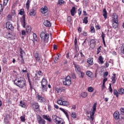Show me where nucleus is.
<instances>
[{"label": "nucleus", "instance_id": "5701e85b", "mask_svg": "<svg viewBox=\"0 0 124 124\" xmlns=\"http://www.w3.org/2000/svg\"><path fill=\"white\" fill-rule=\"evenodd\" d=\"M87 62L90 64L91 65H93V58H90L87 59Z\"/></svg>", "mask_w": 124, "mask_h": 124}, {"label": "nucleus", "instance_id": "864d4df0", "mask_svg": "<svg viewBox=\"0 0 124 124\" xmlns=\"http://www.w3.org/2000/svg\"><path fill=\"white\" fill-rule=\"evenodd\" d=\"M106 36V35H105V34L104 33H103V32H102V34L101 35V37H102V40H105V39L104 38H105V37Z\"/></svg>", "mask_w": 124, "mask_h": 124}, {"label": "nucleus", "instance_id": "393cba45", "mask_svg": "<svg viewBox=\"0 0 124 124\" xmlns=\"http://www.w3.org/2000/svg\"><path fill=\"white\" fill-rule=\"evenodd\" d=\"M86 75L88 76V77H90V78H93V72L90 71H88L86 72Z\"/></svg>", "mask_w": 124, "mask_h": 124}, {"label": "nucleus", "instance_id": "e2e57ef3", "mask_svg": "<svg viewBox=\"0 0 124 124\" xmlns=\"http://www.w3.org/2000/svg\"><path fill=\"white\" fill-rule=\"evenodd\" d=\"M109 74V73L108 72H106L104 73V78H106V77H107L108 76V75Z\"/></svg>", "mask_w": 124, "mask_h": 124}, {"label": "nucleus", "instance_id": "3c124183", "mask_svg": "<svg viewBox=\"0 0 124 124\" xmlns=\"http://www.w3.org/2000/svg\"><path fill=\"white\" fill-rule=\"evenodd\" d=\"M33 37L34 40H35V41H37L38 38H37V35H36V34L33 33Z\"/></svg>", "mask_w": 124, "mask_h": 124}, {"label": "nucleus", "instance_id": "a18cd8bd", "mask_svg": "<svg viewBox=\"0 0 124 124\" xmlns=\"http://www.w3.org/2000/svg\"><path fill=\"white\" fill-rule=\"evenodd\" d=\"M108 90H109V93H113V89H112V85L111 84H109Z\"/></svg>", "mask_w": 124, "mask_h": 124}, {"label": "nucleus", "instance_id": "2f4dec72", "mask_svg": "<svg viewBox=\"0 0 124 124\" xmlns=\"http://www.w3.org/2000/svg\"><path fill=\"white\" fill-rule=\"evenodd\" d=\"M70 103L69 102L67 101H63L62 106H69Z\"/></svg>", "mask_w": 124, "mask_h": 124}, {"label": "nucleus", "instance_id": "aec40b11", "mask_svg": "<svg viewBox=\"0 0 124 124\" xmlns=\"http://www.w3.org/2000/svg\"><path fill=\"white\" fill-rule=\"evenodd\" d=\"M47 85H48L47 79L45 78H43L41 81V86H47Z\"/></svg>", "mask_w": 124, "mask_h": 124}, {"label": "nucleus", "instance_id": "09e8293b", "mask_svg": "<svg viewBox=\"0 0 124 124\" xmlns=\"http://www.w3.org/2000/svg\"><path fill=\"white\" fill-rule=\"evenodd\" d=\"M61 120H62V118L58 117V118L55 120L54 123H56L57 124H59V123H60Z\"/></svg>", "mask_w": 124, "mask_h": 124}, {"label": "nucleus", "instance_id": "4be33fe9", "mask_svg": "<svg viewBox=\"0 0 124 124\" xmlns=\"http://www.w3.org/2000/svg\"><path fill=\"white\" fill-rule=\"evenodd\" d=\"M21 25L22 27L24 28H26V25H27V23H26V19L25 16H23V19H21Z\"/></svg>", "mask_w": 124, "mask_h": 124}, {"label": "nucleus", "instance_id": "e433bc0d", "mask_svg": "<svg viewBox=\"0 0 124 124\" xmlns=\"http://www.w3.org/2000/svg\"><path fill=\"white\" fill-rule=\"evenodd\" d=\"M42 89L44 93H45V92H47V85H42Z\"/></svg>", "mask_w": 124, "mask_h": 124}, {"label": "nucleus", "instance_id": "ea45409f", "mask_svg": "<svg viewBox=\"0 0 124 124\" xmlns=\"http://www.w3.org/2000/svg\"><path fill=\"white\" fill-rule=\"evenodd\" d=\"M71 117L73 118V119H76L77 118V114L75 112H72L71 113Z\"/></svg>", "mask_w": 124, "mask_h": 124}, {"label": "nucleus", "instance_id": "37998d69", "mask_svg": "<svg viewBox=\"0 0 124 124\" xmlns=\"http://www.w3.org/2000/svg\"><path fill=\"white\" fill-rule=\"evenodd\" d=\"M88 17H85L83 18V23H84V24H88Z\"/></svg>", "mask_w": 124, "mask_h": 124}, {"label": "nucleus", "instance_id": "58836bf2", "mask_svg": "<svg viewBox=\"0 0 124 124\" xmlns=\"http://www.w3.org/2000/svg\"><path fill=\"white\" fill-rule=\"evenodd\" d=\"M81 95L83 97V98H86V97H87V96L88 95V93H87V92H82L81 93Z\"/></svg>", "mask_w": 124, "mask_h": 124}, {"label": "nucleus", "instance_id": "f704fd0d", "mask_svg": "<svg viewBox=\"0 0 124 124\" xmlns=\"http://www.w3.org/2000/svg\"><path fill=\"white\" fill-rule=\"evenodd\" d=\"M32 106H34L35 109H39V105L38 104V103H37V102L34 103L32 104Z\"/></svg>", "mask_w": 124, "mask_h": 124}, {"label": "nucleus", "instance_id": "39448f33", "mask_svg": "<svg viewBox=\"0 0 124 124\" xmlns=\"http://www.w3.org/2000/svg\"><path fill=\"white\" fill-rule=\"evenodd\" d=\"M40 36L42 39L44 40V42L46 43L48 42V39H49V33H45L44 32H42Z\"/></svg>", "mask_w": 124, "mask_h": 124}, {"label": "nucleus", "instance_id": "0eeeda50", "mask_svg": "<svg viewBox=\"0 0 124 124\" xmlns=\"http://www.w3.org/2000/svg\"><path fill=\"white\" fill-rule=\"evenodd\" d=\"M79 54L80 55L81 58L78 59V62H80V63H84L85 62V55L83 54L82 50L79 51Z\"/></svg>", "mask_w": 124, "mask_h": 124}, {"label": "nucleus", "instance_id": "f03ea898", "mask_svg": "<svg viewBox=\"0 0 124 124\" xmlns=\"http://www.w3.org/2000/svg\"><path fill=\"white\" fill-rule=\"evenodd\" d=\"M119 17L117 14H113L112 15V27L114 29H117L119 27Z\"/></svg>", "mask_w": 124, "mask_h": 124}, {"label": "nucleus", "instance_id": "4d7b16f0", "mask_svg": "<svg viewBox=\"0 0 124 124\" xmlns=\"http://www.w3.org/2000/svg\"><path fill=\"white\" fill-rule=\"evenodd\" d=\"M91 32L93 33V32H95V30H94V27L93 26L91 27Z\"/></svg>", "mask_w": 124, "mask_h": 124}, {"label": "nucleus", "instance_id": "6e6d98bb", "mask_svg": "<svg viewBox=\"0 0 124 124\" xmlns=\"http://www.w3.org/2000/svg\"><path fill=\"white\" fill-rule=\"evenodd\" d=\"M64 3V1L63 0H58V4L62 5V4H63Z\"/></svg>", "mask_w": 124, "mask_h": 124}, {"label": "nucleus", "instance_id": "1a4fd4ad", "mask_svg": "<svg viewBox=\"0 0 124 124\" xmlns=\"http://www.w3.org/2000/svg\"><path fill=\"white\" fill-rule=\"evenodd\" d=\"M34 57L36 62H40V61H41V59L42 58V56L41 55L36 52L34 54Z\"/></svg>", "mask_w": 124, "mask_h": 124}, {"label": "nucleus", "instance_id": "a878e982", "mask_svg": "<svg viewBox=\"0 0 124 124\" xmlns=\"http://www.w3.org/2000/svg\"><path fill=\"white\" fill-rule=\"evenodd\" d=\"M60 110L62 111V112H63L64 114H65L66 117L68 119L69 116H68V113H67V111L66 110H65V109H64V108H60Z\"/></svg>", "mask_w": 124, "mask_h": 124}, {"label": "nucleus", "instance_id": "052dcab7", "mask_svg": "<svg viewBox=\"0 0 124 124\" xmlns=\"http://www.w3.org/2000/svg\"><path fill=\"white\" fill-rule=\"evenodd\" d=\"M11 92H12V93H17L18 92V90H17V89H12Z\"/></svg>", "mask_w": 124, "mask_h": 124}, {"label": "nucleus", "instance_id": "20e7f679", "mask_svg": "<svg viewBox=\"0 0 124 124\" xmlns=\"http://www.w3.org/2000/svg\"><path fill=\"white\" fill-rule=\"evenodd\" d=\"M97 103H95L93 107H92V112H90V118L92 121H93V119L94 118V114H95V111H96V105Z\"/></svg>", "mask_w": 124, "mask_h": 124}, {"label": "nucleus", "instance_id": "dca6fc26", "mask_svg": "<svg viewBox=\"0 0 124 124\" xmlns=\"http://www.w3.org/2000/svg\"><path fill=\"white\" fill-rule=\"evenodd\" d=\"M47 11L48 8L46 6H45L44 7L41 8V12H42V14H45L46 13H47Z\"/></svg>", "mask_w": 124, "mask_h": 124}, {"label": "nucleus", "instance_id": "72a5a7b5", "mask_svg": "<svg viewBox=\"0 0 124 124\" xmlns=\"http://www.w3.org/2000/svg\"><path fill=\"white\" fill-rule=\"evenodd\" d=\"M20 58L21 59H23V55H24V54H25V51H24V50H23V49L22 48V47L20 48Z\"/></svg>", "mask_w": 124, "mask_h": 124}, {"label": "nucleus", "instance_id": "6ab92c4d", "mask_svg": "<svg viewBox=\"0 0 124 124\" xmlns=\"http://www.w3.org/2000/svg\"><path fill=\"white\" fill-rule=\"evenodd\" d=\"M103 16L105 20H106V19H107V17H108V13L105 8L103 10Z\"/></svg>", "mask_w": 124, "mask_h": 124}, {"label": "nucleus", "instance_id": "f3484780", "mask_svg": "<svg viewBox=\"0 0 124 124\" xmlns=\"http://www.w3.org/2000/svg\"><path fill=\"white\" fill-rule=\"evenodd\" d=\"M70 13L71 16H75V14H76V8L75 7H73L72 8V9L70 10Z\"/></svg>", "mask_w": 124, "mask_h": 124}, {"label": "nucleus", "instance_id": "6e6552de", "mask_svg": "<svg viewBox=\"0 0 124 124\" xmlns=\"http://www.w3.org/2000/svg\"><path fill=\"white\" fill-rule=\"evenodd\" d=\"M37 121L39 124H46V121L42 118L40 115H37Z\"/></svg>", "mask_w": 124, "mask_h": 124}, {"label": "nucleus", "instance_id": "0e129e2a", "mask_svg": "<svg viewBox=\"0 0 124 124\" xmlns=\"http://www.w3.org/2000/svg\"><path fill=\"white\" fill-rule=\"evenodd\" d=\"M26 31L25 30H22L21 31V34L22 35H23V36H26Z\"/></svg>", "mask_w": 124, "mask_h": 124}, {"label": "nucleus", "instance_id": "412c9836", "mask_svg": "<svg viewBox=\"0 0 124 124\" xmlns=\"http://www.w3.org/2000/svg\"><path fill=\"white\" fill-rule=\"evenodd\" d=\"M44 25L45 27L49 28V27H51V22L47 20H46L44 21Z\"/></svg>", "mask_w": 124, "mask_h": 124}, {"label": "nucleus", "instance_id": "4468645a", "mask_svg": "<svg viewBox=\"0 0 124 124\" xmlns=\"http://www.w3.org/2000/svg\"><path fill=\"white\" fill-rule=\"evenodd\" d=\"M27 78H28V81L29 83L30 90H31V91H32V89H33V86H32V84H31V78H30V75H29V74L27 75Z\"/></svg>", "mask_w": 124, "mask_h": 124}, {"label": "nucleus", "instance_id": "9d476101", "mask_svg": "<svg viewBox=\"0 0 124 124\" xmlns=\"http://www.w3.org/2000/svg\"><path fill=\"white\" fill-rule=\"evenodd\" d=\"M6 28L7 30H10L11 31H13V29H14V27L9 21L6 23Z\"/></svg>", "mask_w": 124, "mask_h": 124}, {"label": "nucleus", "instance_id": "2eb2a0df", "mask_svg": "<svg viewBox=\"0 0 124 124\" xmlns=\"http://www.w3.org/2000/svg\"><path fill=\"white\" fill-rule=\"evenodd\" d=\"M113 118L116 121H118V120H119V119H120V113H119V111H115L113 113Z\"/></svg>", "mask_w": 124, "mask_h": 124}, {"label": "nucleus", "instance_id": "c756f323", "mask_svg": "<svg viewBox=\"0 0 124 124\" xmlns=\"http://www.w3.org/2000/svg\"><path fill=\"white\" fill-rule=\"evenodd\" d=\"M111 79L112 84H115L116 83V74H113V76L111 77Z\"/></svg>", "mask_w": 124, "mask_h": 124}, {"label": "nucleus", "instance_id": "69168bd1", "mask_svg": "<svg viewBox=\"0 0 124 124\" xmlns=\"http://www.w3.org/2000/svg\"><path fill=\"white\" fill-rule=\"evenodd\" d=\"M64 121L62 120V119H61L60 121L59 122L58 124H64Z\"/></svg>", "mask_w": 124, "mask_h": 124}, {"label": "nucleus", "instance_id": "a211bd4d", "mask_svg": "<svg viewBox=\"0 0 124 124\" xmlns=\"http://www.w3.org/2000/svg\"><path fill=\"white\" fill-rule=\"evenodd\" d=\"M43 119H44V120H46V121H47V122H49V123H51V118H50V116L49 115L45 114L43 115Z\"/></svg>", "mask_w": 124, "mask_h": 124}, {"label": "nucleus", "instance_id": "f257e3e1", "mask_svg": "<svg viewBox=\"0 0 124 124\" xmlns=\"http://www.w3.org/2000/svg\"><path fill=\"white\" fill-rule=\"evenodd\" d=\"M14 84L21 89H24L27 87V81L23 77L17 78L14 81Z\"/></svg>", "mask_w": 124, "mask_h": 124}, {"label": "nucleus", "instance_id": "b1692460", "mask_svg": "<svg viewBox=\"0 0 124 124\" xmlns=\"http://www.w3.org/2000/svg\"><path fill=\"white\" fill-rule=\"evenodd\" d=\"M104 58L102 57V56H100L98 58V62L99 63L101 64H103V63H104Z\"/></svg>", "mask_w": 124, "mask_h": 124}, {"label": "nucleus", "instance_id": "7c9ffc66", "mask_svg": "<svg viewBox=\"0 0 124 124\" xmlns=\"http://www.w3.org/2000/svg\"><path fill=\"white\" fill-rule=\"evenodd\" d=\"M31 0H27V1L26 4V6L27 10H29V9H30V4H31Z\"/></svg>", "mask_w": 124, "mask_h": 124}, {"label": "nucleus", "instance_id": "79ce46f5", "mask_svg": "<svg viewBox=\"0 0 124 124\" xmlns=\"http://www.w3.org/2000/svg\"><path fill=\"white\" fill-rule=\"evenodd\" d=\"M59 59H60V56L59 55H57L56 57H55L54 59V62H55V63H57Z\"/></svg>", "mask_w": 124, "mask_h": 124}, {"label": "nucleus", "instance_id": "cd10ccee", "mask_svg": "<svg viewBox=\"0 0 124 124\" xmlns=\"http://www.w3.org/2000/svg\"><path fill=\"white\" fill-rule=\"evenodd\" d=\"M5 37L7 38V39H12V34L9 32L6 33Z\"/></svg>", "mask_w": 124, "mask_h": 124}, {"label": "nucleus", "instance_id": "bf43d9fd", "mask_svg": "<svg viewBox=\"0 0 124 124\" xmlns=\"http://www.w3.org/2000/svg\"><path fill=\"white\" fill-rule=\"evenodd\" d=\"M38 75L39 76H43V73H42V71L39 70L37 72Z\"/></svg>", "mask_w": 124, "mask_h": 124}, {"label": "nucleus", "instance_id": "c85d7f7f", "mask_svg": "<svg viewBox=\"0 0 124 124\" xmlns=\"http://www.w3.org/2000/svg\"><path fill=\"white\" fill-rule=\"evenodd\" d=\"M118 93L120 95L124 94V89L123 88H120L118 90Z\"/></svg>", "mask_w": 124, "mask_h": 124}, {"label": "nucleus", "instance_id": "13d9d810", "mask_svg": "<svg viewBox=\"0 0 124 124\" xmlns=\"http://www.w3.org/2000/svg\"><path fill=\"white\" fill-rule=\"evenodd\" d=\"M121 53L124 54V44L122 45L121 48Z\"/></svg>", "mask_w": 124, "mask_h": 124}, {"label": "nucleus", "instance_id": "774afa93", "mask_svg": "<svg viewBox=\"0 0 124 124\" xmlns=\"http://www.w3.org/2000/svg\"><path fill=\"white\" fill-rule=\"evenodd\" d=\"M9 0H3V5H6Z\"/></svg>", "mask_w": 124, "mask_h": 124}, {"label": "nucleus", "instance_id": "473e14b6", "mask_svg": "<svg viewBox=\"0 0 124 124\" xmlns=\"http://www.w3.org/2000/svg\"><path fill=\"white\" fill-rule=\"evenodd\" d=\"M20 119L21 122L22 123H25V122H26V115L24 114L23 115L20 116Z\"/></svg>", "mask_w": 124, "mask_h": 124}, {"label": "nucleus", "instance_id": "c03bdc74", "mask_svg": "<svg viewBox=\"0 0 124 124\" xmlns=\"http://www.w3.org/2000/svg\"><path fill=\"white\" fill-rule=\"evenodd\" d=\"M74 45H75V48L76 50V51H77V38H75V41H74Z\"/></svg>", "mask_w": 124, "mask_h": 124}, {"label": "nucleus", "instance_id": "5fc2aeb1", "mask_svg": "<svg viewBox=\"0 0 124 124\" xmlns=\"http://www.w3.org/2000/svg\"><path fill=\"white\" fill-rule=\"evenodd\" d=\"M63 101L62 100H57V103L58 104H59V105H62V102Z\"/></svg>", "mask_w": 124, "mask_h": 124}, {"label": "nucleus", "instance_id": "7ed1b4c3", "mask_svg": "<svg viewBox=\"0 0 124 124\" xmlns=\"http://www.w3.org/2000/svg\"><path fill=\"white\" fill-rule=\"evenodd\" d=\"M36 98L37 101L40 103H46L47 102V99L39 94H36Z\"/></svg>", "mask_w": 124, "mask_h": 124}, {"label": "nucleus", "instance_id": "49530a36", "mask_svg": "<svg viewBox=\"0 0 124 124\" xmlns=\"http://www.w3.org/2000/svg\"><path fill=\"white\" fill-rule=\"evenodd\" d=\"M94 89L92 87H89L88 88V91L89 92V93H93L94 91Z\"/></svg>", "mask_w": 124, "mask_h": 124}, {"label": "nucleus", "instance_id": "9b49d317", "mask_svg": "<svg viewBox=\"0 0 124 124\" xmlns=\"http://www.w3.org/2000/svg\"><path fill=\"white\" fill-rule=\"evenodd\" d=\"M36 11V6H33L30 12L29 15H30V16H35V14H36V13H35Z\"/></svg>", "mask_w": 124, "mask_h": 124}, {"label": "nucleus", "instance_id": "8fccbe9b", "mask_svg": "<svg viewBox=\"0 0 124 124\" xmlns=\"http://www.w3.org/2000/svg\"><path fill=\"white\" fill-rule=\"evenodd\" d=\"M71 75L73 79H76V75H75V73L71 72Z\"/></svg>", "mask_w": 124, "mask_h": 124}, {"label": "nucleus", "instance_id": "603ef678", "mask_svg": "<svg viewBox=\"0 0 124 124\" xmlns=\"http://www.w3.org/2000/svg\"><path fill=\"white\" fill-rule=\"evenodd\" d=\"M58 117H59L57 116V115H52V120L54 121V122H55Z\"/></svg>", "mask_w": 124, "mask_h": 124}, {"label": "nucleus", "instance_id": "423d86ee", "mask_svg": "<svg viewBox=\"0 0 124 124\" xmlns=\"http://www.w3.org/2000/svg\"><path fill=\"white\" fill-rule=\"evenodd\" d=\"M63 84L65 86H70L71 85V78L70 76H67L63 81Z\"/></svg>", "mask_w": 124, "mask_h": 124}, {"label": "nucleus", "instance_id": "bb28decb", "mask_svg": "<svg viewBox=\"0 0 124 124\" xmlns=\"http://www.w3.org/2000/svg\"><path fill=\"white\" fill-rule=\"evenodd\" d=\"M26 32L27 34H29L31 33V27L30 26H28L26 29Z\"/></svg>", "mask_w": 124, "mask_h": 124}, {"label": "nucleus", "instance_id": "de8ad7c7", "mask_svg": "<svg viewBox=\"0 0 124 124\" xmlns=\"http://www.w3.org/2000/svg\"><path fill=\"white\" fill-rule=\"evenodd\" d=\"M7 19L8 21H11L12 20V16H11L10 14H9L7 17Z\"/></svg>", "mask_w": 124, "mask_h": 124}, {"label": "nucleus", "instance_id": "f8f14e48", "mask_svg": "<svg viewBox=\"0 0 124 124\" xmlns=\"http://www.w3.org/2000/svg\"><path fill=\"white\" fill-rule=\"evenodd\" d=\"M90 46L93 49L95 47V40L94 39H91L90 41Z\"/></svg>", "mask_w": 124, "mask_h": 124}, {"label": "nucleus", "instance_id": "4c0bfd02", "mask_svg": "<svg viewBox=\"0 0 124 124\" xmlns=\"http://www.w3.org/2000/svg\"><path fill=\"white\" fill-rule=\"evenodd\" d=\"M113 94L114 95H115L116 96V97H119V93L118 92V91H117V90L114 89L113 90Z\"/></svg>", "mask_w": 124, "mask_h": 124}, {"label": "nucleus", "instance_id": "c9c22d12", "mask_svg": "<svg viewBox=\"0 0 124 124\" xmlns=\"http://www.w3.org/2000/svg\"><path fill=\"white\" fill-rule=\"evenodd\" d=\"M75 70L77 71V72H80L81 71V69L80 68V67H79V65L75 64Z\"/></svg>", "mask_w": 124, "mask_h": 124}, {"label": "nucleus", "instance_id": "ddd939ff", "mask_svg": "<svg viewBox=\"0 0 124 124\" xmlns=\"http://www.w3.org/2000/svg\"><path fill=\"white\" fill-rule=\"evenodd\" d=\"M56 91L58 93H61L65 92V88L60 87L59 88H56Z\"/></svg>", "mask_w": 124, "mask_h": 124}, {"label": "nucleus", "instance_id": "338daca9", "mask_svg": "<svg viewBox=\"0 0 124 124\" xmlns=\"http://www.w3.org/2000/svg\"><path fill=\"white\" fill-rule=\"evenodd\" d=\"M19 14L20 15H23V14H24V10L23 9H20Z\"/></svg>", "mask_w": 124, "mask_h": 124}, {"label": "nucleus", "instance_id": "680f3d73", "mask_svg": "<svg viewBox=\"0 0 124 124\" xmlns=\"http://www.w3.org/2000/svg\"><path fill=\"white\" fill-rule=\"evenodd\" d=\"M11 16H15V15H16V13H15V11H12L11 13Z\"/></svg>", "mask_w": 124, "mask_h": 124}, {"label": "nucleus", "instance_id": "a19ab883", "mask_svg": "<svg viewBox=\"0 0 124 124\" xmlns=\"http://www.w3.org/2000/svg\"><path fill=\"white\" fill-rule=\"evenodd\" d=\"M20 106H21V107H22V108H25V107H26V104L21 101L20 102Z\"/></svg>", "mask_w": 124, "mask_h": 124}]
</instances>
